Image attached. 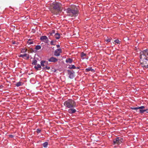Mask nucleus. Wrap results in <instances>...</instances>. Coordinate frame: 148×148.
Instances as JSON below:
<instances>
[{
  "mask_svg": "<svg viewBox=\"0 0 148 148\" xmlns=\"http://www.w3.org/2000/svg\"><path fill=\"white\" fill-rule=\"evenodd\" d=\"M86 55V54L84 53V52H82L81 53V57L82 58L84 56H85Z\"/></svg>",
  "mask_w": 148,
  "mask_h": 148,
  "instance_id": "obj_27",
  "label": "nucleus"
},
{
  "mask_svg": "<svg viewBox=\"0 0 148 148\" xmlns=\"http://www.w3.org/2000/svg\"><path fill=\"white\" fill-rule=\"evenodd\" d=\"M40 40L41 41H44V40H48V38L46 36H42L40 38Z\"/></svg>",
  "mask_w": 148,
  "mask_h": 148,
  "instance_id": "obj_11",
  "label": "nucleus"
},
{
  "mask_svg": "<svg viewBox=\"0 0 148 148\" xmlns=\"http://www.w3.org/2000/svg\"><path fill=\"white\" fill-rule=\"evenodd\" d=\"M145 108V107L144 106H142L140 107H138L139 109H142Z\"/></svg>",
  "mask_w": 148,
  "mask_h": 148,
  "instance_id": "obj_31",
  "label": "nucleus"
},
{
  "mask_svg": "<svg viewBox=\"0 0 148 148\" xmlns=\"http://www.w3.org/2000/svg\"><path fill=\"white\" fill-rule=\"evenodd\" d=\"M89 71H91L94 73L95 72V71L94 69H92L91 67H89L88 68L86 69L85 71L86 72H88Z\"/></svg>",
  "mask_w": 148,
  "mask_h": 148,
  "instance_id": "obj_10",
  "label": "nucleus"
},
{
  "mask_svg": "<svg viewBox=\"0 0 148 148\" xmlns=\"http://www.w3.org/2000/svg\"><path fill=\"white\" fill-rule=\"evenodd\" d=\"M13 44H17V43H16V42L15 41L13 42L12 43Z\"/></svg>",
  "mask_w": 148,
  "mask_h": 148,
  "instance_id": "obj_36",
  "label": "nucleus"
},
{
  "mask_svg": "<svg viewBox=\"0 0 148 148\" xmlns=\"http://www.w3.org/2000/svg\"><path fill=\"white\" fill-rule=\"evenodd\" d=\"M145 112H146L147 113H148V109H147L144 110Z\"/></svg>",
  "mask_w": 148,
  "mask_h": 148,
  "instance_id": "obj_33",
  "label": "nucleus"
},
{
  "mask_svg": "<svg viewBox=\"0 0 148 148\" xmlns=\"http://www.w3.org/2000/svg\"><path fill=\"white\" fill-rule=\"evenodd\" d=\"M56 40H52L51 41V45H56Z\"/></svg>",
  "mask_w": 148,
  "mask_h": 148,
  "instance_id": "obj_24",
  "label": "nucleus"
},
{
  "mask_svg": "<svg viewBox=\"0 0 148 148\" xmlns=\"http://www.w3.org/2000/svg\"><path fill=\"white\" fill-rule=\"evenodd\" d=\"M48 65H46L45 67H43L42 68L43 70L47 69L49 70L50 69V67L47 66Z\"/></svg>",
  "mask_w": 148,
  "mask_h": 148,
  "instance_id": "obj_20",
  "label": "nucleus"
},
{
  "mask_svg": "<svg viewBox=\"0 0 148 148\" xmlns=\"http://www.w3.org/2000/svg\"><path fill=\"white\" fill-rule=\"evenodd\" d=\"M54 36L56 39H58L60 38V35L59 33H56L55 34Z\"/></svg>",
  "mask_w": 148,
  "mask_h": 148,
  "instance_id": "obj_14",
  "label": "nucleus"
},
{
  "mask_svg": "<svg viewBox=\"0 0 148 148\" xmlns=\"http://www.w3.org/2000/svg\"><path fill=\"white\" fill-rule=\"evenodd\" d=\"M41 66L44 67L46 65H48V62L46 61L42 60L40 62Z\"/></svg>",
  "mask_w": 148,
  "mask_h": 148,
  "instance_id": "obj_8",
  "label": "nucleus"
},
{
  "mask_svg": "<svg viewBox=\"0 0 148 148\" xmlns=\"http://www.w3.org/2000/svg\"><path fill=\"white\" fill-rule=\"evenodd\" d=\"M41 48V47L40 45H37L36 46L35 49L36 50H38L40 49Z\"/></svg>",
  "mask_w": 148,
  "mask_h": 148,
  "instance_id": "obj_22",
  "label": "nucleus"
},
{
  "mask_svg": "<svg viewBox=\"0 0 148 148\" xmlns=\"http://www.w3.org/2000/svg\"><path fill=\"white\" fill-rule=\"evenodd\" d=\"M3 88V86L2 85H0V89H2Z\"/></svg>",
  "mask_w": 148,
  "mask_h": 148,
  "instance_id": "obj_35",
  "label": "nucleus"
},
{
  "mask_svg": "<svg viewBox=\"0 0 148 148\" xmlns=\"http://www.w3.org/2000/svg\"><path fill=\"white\" fill-rule=\"evenodd\" d=\"M130 108L132 110H137L139 109L138 107H131Z\"/></svg>",
  "mask_w": 148,
  "mask_h": 148,
  "instance_id": "obj_28",
  "label": "nucleus"
},
{
  "mask_svg": "<svg viewBox=\"0 0 148 148\" xmlns=\"http://www.w3.org/2000/svg\"><path fill=\"white\" fill-rule=\"evenodd\" d=\"M47 60L49 62H57L58 60L57 59L53 57H52L50 58H49Z\"/></svg>",
  "mask_w": 148,
  "mask_h": 148,
  "instance_id": "obj_7",
  "label": "nucleus"
},
{
  "mask_svg": "<svg viewBox=\"0 0 148 148\" xmlns=\"http://www.w3.org/2000/svg\"><path fill=\"white\" fill-rule=\"evenodd\" d=\"M76 69H79V67H76Z\"/></svg>",
  "mask_w": 148,
  "mask_h": 148,
  "instance_id": "obj_38",
  "label": "nucleus"
},
{
  "mask_svg": "<svg viewBox=\"0 0 148 148\" xmlns=\"http://www.w3.org/2000/svg\"><path fill=\"white\" fill-rule=\"evenodd\" d=\"M9 136L11 138H13L14 137L12 135H9Z\"/></svg>",
  "mask_w": 148,
  "mask_h": 148,
  "instance_id": "obj_34",
  "label": "nucleus"
},
{
  "mask_svg": "<svg viewBox=\"0 0 148 148\" xmlns=\"http://www.w3.org/2000/svg\"><path fill=\"white\" fill-rule=\"evenodd\" d=\"M64 104L65 107L68 108H74L76 106L75 102L71 99H69L66 101Z\"/></svg>",
  "mask_w": 148,
  "mask_h": 148,
  "instance_id": "obj_3",
  "label": "nucleus"
},
{
  "mask_svg": "<svg viewBox=\"0 0 148 148\" xmlns=\"http://www.w3.org/2000/svg\"><path fill=\"white\" fill-rule=\"evenodd\" d=\"M56 70H55L54 71L55 72H56Z\"/></svg>",
  "mask_w": 148,
  "mask_h": 148,
  "instance_id": "obj_41",
  "label": "nucleus"
},
{
  "mask_svg": "<svg viewBox=\"0 0 148 148\" xmlns=\"http://www.w3.org/2000/svg\"><path fill=\"white\" fill-rule=\"evenodd\" d=\"M123 139L122 138L119 137H117L113 140L114 145L116 144L119 145L123 142Z\"/></svg>",
  "mask_w": 148,
  "mask_h": 148,
  "instance_id": "obj_4",
  "label": "nucleus"
},
{
  "mask_svg": "<svg viewBox=\"0 0 148 148\" xmlns=\"http://www.w3.org/2000/svg\"><path fill=\"white\" fill-rule=\"evenodd\" d=\"M139 112L140 113L142 114L145 111L144 110L140 109L139 110Z\"/></svg>",
  "mask_w": 148,
  "mask_h": 148,
  "instance_id": "obj_29",
  "label": "nucleus"
},
{
  "mask_svg": "<svg viewBox=\"0 0 148 148\" xmlns=\"http://www.w3.org/2000/svg\"><path fill=\"white\" fill-rule=\"evenodd\" d=\"M27 56V54L26 53L23 54H21L20 55V57L22 58H24L25 57H26Z\"/></svg>",
  "mask_w": 148,
  "mask_h": 148,
  "instance_id": "obj_25",
  "label": "nucleus"
},
{
  "mask_svg": "<svg viewBox=\"0 0 148 148\" xmlns=\"http://www.w3.org/2000/svg\"><path fill=\"white\" fill-rule=\"evenodd\" d=\"M140 63L141 66L143 68H148V59L146 55L144 53L141 51L140 53Z\"/></svg>",
  "mask_w": 148,
  "mask_h": 148,
  "instance_id": "obj_1",
  "label": "nucleus"
},
{
  "mask_svg": "<svg viewBox=\"0 0 148 148\" xmlns=\"http://www.w3.org/2000/svg\"><path fill=\"white\" fill-rule=\"evenodd\" d=\"M41 68V65L39 64H38L36 66H34V68L35 69L37 70H40V69H39Z\"/></svg>",
  "mask_w": 148,
  "mask_h": 148,
  "instance_id": "obj_16",
  "label": "nucleus"
},
{
  "mask_svg": "<svg viewBox=\"0 0 148 148\" xmlns=\"http://www.w3.org/2000/svg\"><path fill=\"white\" fill-rule=\"evenodd\" d=\"M56 46L57 48H59L60 47V46L59 45H57Z\"/></svg>",
  "mask_w": 148,
  "mask_h": 148,
  "instance_id": "obj_37",
  "label": "nucleus"
},
{
  "mask_svg": "<svg viewBox=\"0 0 148 148\" xmlns=\"http://www.w3.org/2000/svg\"><path fill=\"white\" fill-rule=\"evenodd\" d=\"M29 58V57L28 56L27 58V59H28Z\"/></svg>",
  "mask_w": 148,
  "mask_h": 148,
  "instance_id": "obj_39",
  "label": "nucleus"
},
{
  "mask_svg": "<svg viewBox=\"0 0 148 148\" xmlns=\"http://www.w3.org/2000/svg\"><path fill=\"white\" fill-rule=\"evenodd\" d=\"M53 8L54 9H56L57 10H59L60 9L59 6L58 4H55Z\"/></svg>",
  "mask_w": 148,
  "mask_h": 148,
  "instance_id": "obj_12",
  "label": "nucleus"
},
{
  "mask_svg": "<svg viewBox=\"0 0 148 148\" xmlns=\"http://www.w3.org/2000/svg\"><path fill=\"white\" fill-rule=\"evenodd\" d=\"M62 53V50L61 49H56L54 52V55L56 56H59L60 53Z\"/></svg>",
  "mask_w": 148,
  "mask_h": 148,
  "instance_id": "obj_6",
  "label": "nucleus"
},
{
  "mask_svg": "<svg viewBox=\"0 0 148 148\" xmlns=\"http://www.w3.org/2000/svg\"><path fill=\"white\" fill-rule=\"evenodd\" d=\"M27 43L29 45H31L33 43V41L29 39L27 41Z\"/></svg>",
  "mask_w": 148,
  "mask_h": 148,
  "instance_id": "obj_23",
  "label": "nucleus"
},
{
  "mask_svg": "<svg viewBox=\"0 0 148 148\" xmlns=\"http://www.w3.org/2000/svg\"><path fill=\"white\" fill-rule=\"evenodd\" d=\"M23 84H22L21 82H19L16 84V86L17 87H19L21 86Z\"/></svg>",
  "mask_w": 148,
  "mask_h": 148,
  "instance_id": "obj_19",
  "label": "nucleus"
},
{
  "mask_svg": "<svg viewBox=\"0 0 148 148\" xmlns=\"http://www.w3.org/2000/svg\"><path fill=\"white\" fill-rule=\"evenodd\" d=\"M107 39L105 40V41L106 43H108L110 42L111 41L110 38H109L108 37H107Z\"/></svg>",
  "mask_w": 148,
  "mask_h": 148,
  "instance_id": "obj_26",
  "label": "nucleus"
},
{
  "mask_svg": "<svg viewBox=\"0 0 148 148\" xmlns=\"http://www.w3.org/2000/svg\"><path fill=\"white\" fill-rule=\"evenodd\" d=\"M142 52L144 53V54L145 55H146L148 57V50L146 49L143 50V51H141Z\"/></svg>",
  "mask_w": 148,
  "mask_h": 148,
  "instance_id": "obj_15",
  "label": "nucleus"
},
{
  "mask_svg": "<svg viewBox=\"0 0 148 148\" xmlns=\"http://www.w3.org/2000/svg\"><path fill=\"white\" fill-rule=\"evenodd\" d=\"M48 145V143L47 142H46L43 144V146L44 148L47 147Z\"/></svg>",
  "mask_w": 148,
  "mask_h": 148,
  "instance_id": "obj_18",
  "label": "nucleus"
},
{
  "mask_svg": "<svg viewBox=\"0 0 148 148\" xmlns=\"http://www.w3.org/2000/svg\"><path fill=\"white\" fill-rule=\"evenodd\" d=\"M73 61V60L71 58H67L66 60V62L67 63H71Z\"/></svg>",
  "mask_w": 148,
  "mask_h": 148,
  "instance_id": "obj_13",
  "label": "nucleus"
},
{
  "mask_svg": "<svg viewBox=\"0 0 148 148\" xmlns=\"http://www.w3.org/2000/svg\"><path fill=\"white\" fill-rule=\"evenodd\" d=\"M68 68L70 69H76V67L74 65H69Z\"/></svg>",
  "mask_w": 148,
  "mask_h": 148,
  "instance_id": "obj_17",
  "label": "nucleus"
},
{
  "mask_svg": "<svg viewBox=\"0 0 148 148\" xmlns=\"http://www.w3.org/2000/svg\"><path fill=\"white\" fill-rule=\"evenodd\" d=\"M41 131V130L39 129H37L36 130V132L38 133H39Z\"/></svg>",
  "mask_w": 148,
  "mask_h": 148,
  "instance_id": "obj_32",
  "label": "nucleus"
},
{
  "mask_svg": "<svg viewBox=\"0 0 148 148\" xmlns=\"http://www.w3.org/2000/svg\"><path fill=\"white\" fill-rule=\"evenodd\" d=\"M37 61L34 58L33 60L32 61V64L34 65H36L37 64Z\"/></svg>",
  "mask_w": 148,
  "mask_h": 148,
  "instance_id": "obj_21",
  "label": "nucleus"
},
{
  "mask_svg": "<svg viewBox=\"0 0 148 148\" xmlns=\"http://www.w3.org/2000/svg\"><path fill=\"white\" fill-rule=\"evenodd\" d=\"M86 59H88V58H86Z\"/></svg>",
  "mask_w": 148,
  "mask_h": 148,
  "instance_id": "obj_42",
  "label": "nucleus"
},
{
  "mask_svg": "<svg viewBox=\"0 0 148 148\" xmlns=\"http://www.w3.org/2000/svg\"><path fill=\"white\" fill-rule=\"evenodd\" d=\"M67 71L68 74L69 75V78L71 79L73 78L75 76V72L73 70L71 71L69 70H68Z\"/></svg>",
  "mask_w": 148,
  "mask_h": 148,
  "instance_id": "obj_5",
  "label": "nucleus"
},
{
  "mask_svg": "<svg viewBox=\"0 0 148 148\" xmlns=\"http://www.w3.org/2000/svg\"><path fill=\"white\" fill-rule=\"evenodd\" d=\"M114 41L115 43L117 44H119L120 42V41L118 39Z\"/></svg>",
  "mask_w": 148,
  "mask_h": 148,
  "instance_id": "obj_30",
  "label": "nucleus"
},
{
  "mask_svg": "<svg viewBox=\"0 0 148 148\" xmlns=\"http://www.w3.org/2000/svg\"><path fill=\"white\" fill-rule=\"evenodd\" d=\"M85 58H82V59H84Z\"/></svg>",
  "mask_w": 148,
  "mask_h": 148,
  "instance_id": "obj_40",
  "label": "nucleus"
},
{
  "mask_svg": "<svg viewBox=\"0 0 148 148\" xmlns=\"http://www.w3.org/2000/svg\"><path fill=\"white\" fill-rule=\"evenodd\" d=\"M68 110V112L70 114H73L75 113L76 112V110L74 108H69Z\"/></svg>",
  "mask_w": 148,
  "mask_h": 148,
  "instance_id": "obj_9",
  "label": "nucleus"
},
{
  "mask_svg": "<svg viewBox=\"0 0 148 148\" xmlns=\"http://www.w3.org/2000/svg\"><path fill=\"white\" fill-rule=\"evenodd\" d=\"M65 11L68 16L71 17H75L78 14V11L77 8L73 7L69 8L65 10Z\"/></svg>",
  "mask_w": 148,
  "mask_h": 148,
  "instance_id": "obj_2",
  "label": "nucleus"
}]
</instances>
